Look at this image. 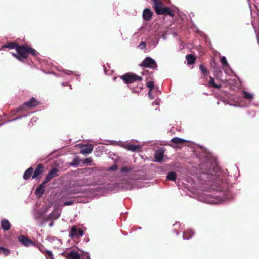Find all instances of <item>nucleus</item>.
<instances>
[{"label":"nucleus","instance_id":"nucleus-1","mask_svg":"<svg viewBox=\"0 0 259 259\" xmlns=\"http://www.w3.org/2000/svg\"><path fill=\"white\" fill-rule=\"evenodd\" d=\"M154 5L153 8L155 12L158 14H167L171 16L174 15V13L171 9L168 7H164L163 3L159 0H153Z\"/></svg>","mask_w":259,"mask_h":259},{"label":"nucleus","instance_id":"nucleus-2","mask_svg":"<svg viewBox=\"0 0 259 259\" xmlns=\"http://www.w3.org/2000/svg\"><path fill=\"white\" fill-rule=\"evenodd\" d=\"M134 187V185L132 182H125L112 184L108 187V189L109 191H116L122 189L131 190Z\"/></svg>","mask_w":259,"mask_h":259},{"label":"nucleus","instance_id":"nucleus-3","mask_svg":"<svg viewBox=\"0 0 259 259\" xmlns=\"http://www.w3.org/2000/svg\"><path fill=\"white\" fill-rule=\"evenodd\" d=\"M17 54L12 53V55L15 57L17 59L20 61H22L24 59L27 57L28 52L27 51V46L24 45L22 46H18L16 48Z\"/></svg>","mask_w":259,"mask_h":259},{"label":"nucleus","instance_id":"nucleus-4","mask_svg":"<svg viewBox=\"0 0 259 259\" xmlns=\"http://www.w3.org/2000/svg\"><path fill=\"white\" fill-rule=\"evenodd\" d=\"M125 83H132L136 81H141L142 77L134 74H126L120 77Z\"/></svg>","mask_w":259,"mask_h":259},{"label":"nucleus","instance_id":"nucleus-5","mask_svg":"<svg viewBox=\"0 0 259 259\" xmlns=\"http://www.w3.org/2000/svg\"><path fill=\"white\" fill-rule=\"evenodd\" d=\"M141 66L154 69L157 67L156 61L151 57H146L141 63Z\"/></svg>","mask_w":259,"mask_h":259},{"label":"nucleus","instance_id":"nucleus-6","mask_svg":"<svg viewBox=\"0 0 259 259\" xmlns=\"http://www.w3.org/2000/svg\"><path fill=\"white\" fill-rule=\"evenodd\" d=\"M18 240L26 247H29L31 245L35 246V244L33 243L30 239L24 235H21L18 237Z\"/></svg>","mask_w":259,"mask_h":259},{"label":"nucleus","instance_id":"nucleus-7","mask_svg":"<svg viewBox=\"0 0 259 259\" xmlns=\"http://www.w3.org/2000/svg\"><path fill=\"white\" fill-rule=\"evenodd\" d=\"M39 104L38 101L33 97L31 98L30 101L24 103L22 106L23 109L31 108L36 106Z\"/></svg>","mask_w":259,"mask_h":259},{"label":"nucleus","instance_id":"nucleus-8","mask_svg":"<svg viewBox=\"0 0 259 259\" xmlns=\"http://www.w3.org/2000/svg\"><path fill=\"white\" fill-rule=\"evenodd\" d=\"M164 151L162 148H159L155 150V161L160 162L163 160Z\"/></svg>","mask_w":259,"mask_h":259},{"label":"nucleus","instance_id":"nucleus-9","mask_svg":"<svg viewBox=\"0 0 259 259\" xmlns=\"http://www.w3.org/2000/svg\"><path fill=\"white\" fill-rule=\"evenodd\" d=\"M44 167L42 164H40L38 165L36 169H35L33 176L32 178L38 179H39L42 175L43 172Z\"/></svg>","mask_w":259,"mask_h":259},{"label":"nucleus","instance_id":"nucleus-10","mask_svg":"<svg viewBox=\"0 0 259 259\" xmlns=\"http://www.w3.org/2000/svg\"><path fill=\"white\" fill-rule=\"evenodd\" d=\"M254 95L253 93L244 91V101L246 100L248 102L250 103L254 99ZM247 106H248V105H245V102L244 101V107Z\"/></svg>","mask_w":259,"mask_h":259},{"label":"nucleus","instance_id":"nucleus-11","mask_svg":"<svg viewBox=\"0 0 259 259\" xmlns=\"http://www.w3.org/2000/svg\"><path fill=\"white\" fill-rule=\"evenodd\" d=\"M61 210L59 208H54L53 212L49 215L50 219L56 220L61 215Z\"/></svg>","mask_w":259,"mask_h":259},{"label":"nucleus","instance_id":"nucleus-12","mask_svg":"<svg viewBox=\"0 0 259 259\" xmlns=\"http://www.w3.org/2000/svg\"><path fill=\"white\" fill-rule=\"evenodd\" d=\"M93 148V146L91 144L83 146L80 153L84 155L90 154L92 152Z\"/></svg>","mask_w":259,"mask_h":259},{"label":"nucleus","instance_id":"nucleus-13","mask_svg":"<svg viewBox=\"0 0 259 259\" xmlns=\"http://www.w3.org/2000/svg\"><path fill=\"white\" fill-rule=\"evenodd\" d=\"M80 254L77 251L72 250L66 255V257L67 259H79Z\"/></svg>","mask_w":259,"mask_h":259},{"label":"nucleus","instance_id":"nucleus-14","mask_svg":"<svg viewBox=\"0 0 259 259\" xmlns=\"http://www.w3.org/2000/svg\"><path fill=\"white\" fill-rule=\"evenodd\" d=\"M204 201L205 203L213 204L218 203L220 202V200L218 198L215 197L208 196L205 198Z\"/></svg>","mask_w":259,"mask_h":259},{"label":"nucleus","instance_id":"nucleus-15","mask_svg":"<svg viewBox=\"0 0 259 259\" xmlns=\"http://www.w3.org/2000/svg\"><path fill=\"white\" fill-rule=\"evenodd\" d=\"M152 12L149 9H145L143 11V17L145 20H149L152 16Z\"/></svg>","mask_w":259,"mask_h":259},{"label":"nucleus","instance_id":"nucleus-16","mask_svg":"<svg viewBox=\"0 0 259 259\" xmlns=\"http://www.w3.org/2000/svg\"><path fill=\"white\" fill-rule=\"evenodd\" d=\"M2 228L5 230H8L10 229L11 225L9 221L7 219H3L1 221Z\"/></svg>","mask_w":259,"mask_h":259},{"label":"nucleus","instance_id":"nucleus-17","mask_svg":"<svg viewBox=\"0 0 259 259\" xmlns=\"http://www.w3.org/2000/svg\"><path fill=\"white\" fill-rule=\"evenodd\" d=\"M125 148L128 150L136 151L139 150L141 148V146L139 145L128 144L126 146Z\"/></svg>","mask_w":259,"mask_h":259},{"label":"nucleus","instance_id":"nucleus-18","mask_svg":"<svg viewBox=\"0 0 259 259\" xmlns=\"http://www.w3.org/2000/svg\"><path fill=\"white\" fill-rule=\"evenodd\" d=\"M33 169L31 167L29 168L24 174L23 178L25 180L28 179L32 174Z\"/></svg>","mask_w":259,"mask_h":259},{"label":"nucleus","instance_id":"nucleus-19","mask_svg":"<svg viewBox=\"0 0 259 259\" xmlns=\"http://www.w3.org/2000/svg\"><path fill=\"white\" fill-rule=\"evenodd\" d=\"M44 192V184L40 185L36 190L37 195L41 196Z\"/></svg>","mask_w":259,"mask_h":259},{"label":"nucleus","instance_id":"nucleus-20","mask_svg":"<svg viewBox=\"0 0 259 259\" xmlns=\"http://www.w3.org/2000/svg\"><path fill=\"white\" fill-rule=\"evenodd\" d=\"M78 230L76 226H74L72 227L71 229V232L69 234V236L73 238L75 236H77L78 235Z\"/></svg>","mask_w":259,"mask_h":259},{"label":"nucleus","instance_id":"nucleus-21","mask_svg":"<svg viewBox=\"0 0 259 259\" xmlns=\"http://www.w3.org/2000/svg\"><path fill=\"white\" fill-rule=\"evenodd\" d=\"M186 59L188 62V63L190 64H193L195 61V57L191 54L187 55L186 56Z\"/></svg>","mask_w":259,"mask_h":259},{"label":"nucleus","instance_id":"nucleus-22","mask_svg":"<svg viewBox=\"0 0 259 259\" xmlns=\"http://www.w3.org/2000/svg\"><path fill=\"white\" fill-rule=\"evenodd\" d=\"M209 84L210 87H212L217 89H219L221 87L220 84H216L215 83L214 78L211 77H210Z\"/></svg>","mask_w":259,"mask_h":259},{"label":"nucleus","instance_id":"nucleus-23","mask_svg":"<svg viewBox=\"0 0 259 259\" xmlns=\"http://www.w3.org/2000/svg\"><path fill=\"white\" fill-rule=\"evenodd\" d=\"M193 234V232L191 230H189L187 232H184L183 235V239L188 240L192 237Z\"/></svg>","mask_w":259,"mask_h":259},{"label":"nucleus","instance_id":"nucleus-24","mask_svg":"<svg viewBox=\"0 0 259 259\" xmlns=\"http://www.w3.org/2000/svg\"><path fill=\"white\" fill-rule=\"evenodd\" d=\"M58 169L56 168H54L53 169H52L50 172H49V175L52 178H54L56 176H57L58 175L57 173H58Z\"/></svg>","mask_w":259,"mask_h":259},{"label":"nucleus","instance_id":"nucleus-25","mask_svg":"<svg viewBox=\"0 0 259 259\" xmlns=\"http://www.w3.org/2000/svg\"><path fill=\"white\" fill-rule=\"evenodd\" d=\"M220 62L224 67L228 68L229 67V64L227 61L226 58L225 57L223 56L220 58Z\"/></svg>","mask_w":259,"mask_h":259},{"label":"nucleus","instance_id":"nucleus-26","mask_svg":"<svg viewBox=\"0 0 259 259\" xmlns=\"http://www.w3.org/2000/svg\"><path fill=\"white\" fill-rule=\"evenodd\" d=\"M176 178V174L175 172H170L167 176V179L170 181H175Z\"/></svg>","mask_w":259,"mask_h":259},{"label":"nucleus","instance_id":"nucleus-27","mask_svg":"<svg viewBox=\"0 0 259 259\" xmlns=\"http://www.w3.org/2000/svg\"><path fill=\"white\" fill-rule=\"evenodd\" d=\"M171 141L175 143H182L185 141V140L181 138L177 137H174L172 139Z\"/></svg>","mask_w":259,"mask_h":259},{"label":"nucleus","instance_id":"nucleus-28","mask_svg":"<svg viewBox=\"0 0 259 259\" xmlns=\"http://www.w3.org/2000/svg\"><path fill=\"white\" fill-rule=\"evenodd\" d=\"M18 46L17 45V44L15 43V42L8 43V44H6V45L4 46V47H6V48H9V49L15 48L16 49V48Z\"/></svg>","mask_w":259,"mask_h":259},{"label":"nucleus","instance_id":"nucleus-29","mask_svg":"<svg viewBox=\"0 0 259 259\" xmlns=\"http://www.w3.org/2000/svg\"><path fill=\"white\" fill-rule=\"evenodd\" d=\"M0 254L7 256L10 254V251L4 247H0Z\"/></svg>","mask_w":259,"mask_h":259},{"label":"nucleus","instance_id":"nucleus-30","mask_svg":"<svg viewBox=\"0 0 259 259\" xmlns=\"http://www.w3.org/2000/svg\"><path fill=\"white\" fill-rule=\"evenodd\" d=\"M46 257L47 259H54L52 251L49 250H46Z\"/></svg>","mask_w":259,"mask_h":259},{"label":"nucleus","instance_id":"nucleus-31","mask_svg":"<svg viewBox=\"0 0 259 259\" xmlns=\"http://www.w3.org/2000/svg\"><path fill=\"white\" fill-rule=\"evenodd\" d=\"M27 51L29 53H30L31 54H32L34 56L36 55L37 52L33 49L28 47L27 46Z\"/></svg>","mask_w":259,"mask_h":259},{"label":"nucleus","instance_id":"nucleus-32","mask_svg":"<svg viewBox=\"0 0 259 259\" xmlns=\"http://www.w3.org/2000/svg\"><path fill=\"white\" fill-rule=\"evenodd\" d=\"M79 259H90L89 254L86 253H81L80 254V258Z\"/></svg>","mask_w":259,"mask_h":259},{"label":"nucleus","instance_id":"nucleus-33","mask_svg":"<svg viewBox=\"0 0 259 259\" xmlns=\"http://www.w3.org/2000/svg\"><path fill=\"white\" fill-rule=\"evenodd\" d=\"M147 87L150 89V90L151 91L154 87V83L152 81H149L147 83Z\"/></svg>","mask_w":259,"mask_h":259},{"label":"nucleus","instance_id":"nucleus-34","mask_svg":"<svg viewBox=\"0 0 259 259\" xmlns=\"http://www.w3.org/2000/svg\"><path fill=\"white\" fill-rule=\"evenodd\" d=\"M200 70L203 73H206L207 72V70L206 68L203 66L202 65H200L199 66Z\"/></svg>","mask_w":259,"mask_h":259},{"label":"nucleus","instance_id":"nucleus-35","mask_svg":"<svg viewBox=\"0 0 259 259\" xmlns=\"http://www.w3.org/2000/svg\"><path fill=\"white\" fill-rule=\"evenodd\" d=\"M52 179V178L48 174L47 176H46V178H45V180L44 181V182L43 184H45V183H48V182H49L51 179Z\"/></svg>","mask_w":259,"mask_h":259},{"label":"nucleus","instance_id":"nucleus-36","mask_svg":"<svg viewBox=\"0 0 259 259\" xmlns=\"http://www.w3.org/2000/svg\"><path fill=\"white\" fill-rule=\"evenodd\" d=\"M138 47L141 49H143L146 47V44L145 42H141L139 45Z\"/></svg>","mask_w":259,"mask_h":259},{"label":"nucleus","instance_id":"nucleus-37","mask_svg":"<svg viewBox=\"0 0 259 259\" xmlns=\"http://www.w3.org/2000/svg\"><path fill=\"white\" fill-rule=\"evenodd\" d=\"M73 201H66L65 202H64V203L63 204V205L64 206H67V205H71L72 204H73Z\"/></svg>","mask_w":259,"mask_h":259},{"label":"nucleus","instance_id":"nucleus-38","mask_svg":"<svg viewBox=\"0 0 259 259\" xmlns=\"http://www.w3.org/2000/svg\"><path fill=\"white\" fill-rule=\"evenodd\" d=\"M117 169V166H116V165H114L109 168L110 170H116Z\"/></svg>","mask_w":259,"mask_h":259},{"label":"nucleus","instance_id":"nucleus-39","mask_svg":"<svg viewBox=\"0 0 259 259\" xmlns=\"http://www.w3.org/2000/svg\"><path fill=\"white\" fill-rule=\"evenodd\" d=\"M129 169L127 167H122V169H121V171L122 172H127L128 171Z\"/></svg>","mask_w":259,"mask_h":259},{"label":"nucleus","instance_id":"nucleus-40","mask_svg":"<svg viewBox=\"0 0 259 259\" xmlns=\"http://www.w3.org/2000/svg\"><path fill=\"white\" fill-rule=\"evenodd\" d=\"M78 234H79L80 236H83V232L81 230H78Z\"/></svg>","mask_w":259,"mask_h":259},{"label":"nucleus","instance_id":"nucleus-41","mask_svg":"<svg viewBox=\"0 0 259 259\" xmlns=\"http://www.w3.org/2000/svg\"><path fill=\"white\" fill-rule=\"evenodd\" d=\"M49 226H50V227H52V226H53V222H50V223H49Z\"/></svg>","mask_w":259,"mask_h":259},{"label":"nucleus","instance_id":"nucleus-42","mask_svg":"<svg viewBox=\"0 0 259 259\" xmlns=\"http://www.w3.org/2000/svg\"><path fill=\"white\" fill-rule=\"evenodd\" d=\"M148 95H149V96H150V98H153V97L151 96V91L150 90V91L148 93Z\"/></svg>","mask_w":259,"mask_h":259},{"label":"nucleus","instance_id":"nucleus-43","mask_svg":"<svg viewBox=\"0 0 259 259\" xmlns=\"http://www.w3.org/2000/svg\"><path fill=\"white\" fill-rule=\"evenodd\" d=\"M86 161H87V162H91V158H87V159H86Z\"/></svg>","mask_w":259,"mask_h":259},{"label":"nucleus","instance_id":"nucleus-44","mask_svg":"<svg viewBox=\"0 0 259 259\" xmlns=\"http://www.w3.org/2000/svg\"><path fill=\"white\" fill-rule=\"evenodd\" d=\"M20 118V117L18 118H18ZM16 119H17V118H15V119H13V120H12V121L16 120Z\"/></svg>","mask_w":259,"mask_h":259},{"label":"nucleus","instance_id":"nucleus-45","mask_svg":"<svg viewBox=\"0 0 259 259\" xmlns=\"http://www.w3.org/2000/svg\"><path fill=\"white\" fill-rule=\"evenodd\" d=\"M234 106H240L241 105H234Z\"/></svg>","mask_w":259,"mask_h":259}]
</instances>
